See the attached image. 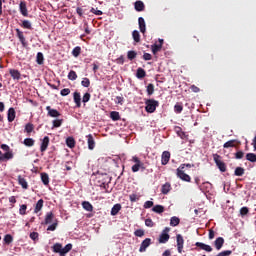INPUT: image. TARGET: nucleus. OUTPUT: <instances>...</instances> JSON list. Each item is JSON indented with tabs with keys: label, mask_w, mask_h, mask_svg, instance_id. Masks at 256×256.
Segmentation results:
<instances>
[{
	"label": "nucleus",
	"mask_w": 256,
	"mask_h": 256,
	"mask_svg": "<svg viewBox=\"0 0 256 256\" xmlns=\"http://www.w3.org/2000/svg\"><path fill=\"white\" fill-rule=\"evenodd\" d=\"M176 175L178 179H181V181H185L186 183H191V176L185 173V165H180L176 169Z\"/></svg>",
	"instance_id": "nucleus-1"
},
{
	"label": "nucleus",
	"mask_w": 256,
	"mask_h": 256,
	"mask_svg": "<svg viewBox=\"0 0 256 256\" xmlns=\"http://www.w3.org/2000/svg\"><path fill=\"white\" fill-rule=\"evenodd\" d=\"M132 161L133 163H135V165L132 166V173H137L140 169L141 171H145L147 169V167H145V164L141 162V159H139V157L133 156Z\"/></svg>",
	"instance_id": "nucleus-2"
},
{
	"label": "nucleus",
	"mask_w": 256,
	"mask_h": 256,
	"mask_svg": "<svg viewBox=\"0 0 256 256\" xmlns=\"http://www.w3.org/2000/svg\"><path fill=\"white\" fill-rule=\"evenodd\" d=\"M145 111L147 113H155L157 111V106L159 105V101L155 99H148L145 101Z\"/></svg>",
	"instance_id": "nucleus-3"
},
{
	"label": "nucleus",
	"mask_w": 256,
	"mask_h": 256,
	"mask_svg": "<svg viewBox=\"0 0 256 256\" xmlns=\"http://www.w3.org/2000/svg\"><path fill=\"white\" fill-rule=\"evenodd\" d=\"M213 159L221 173H225V171H227V165H225V162L221 161V156L214 154Z\"/></svg>",
	"instance_id": "nucleus-4"
},
{
	"label": "nucleus",
	"mask_w": 256,
	"mask_h": 256,
	"mask_svg": "<svg viewBox=\"0 0 256 256\" xmlns=\"http://www.w3.org/2000/svg\"><path fill=\"white\" fill-rule=\"evenodd\" d=\"M169 231H171V228L166 227L164 228V230L161 232L160 236H159V243H167V241H169L170 237L169 236Z\"/></svg>",
	"instance_id": "nucleus-5"
},
{
	"label": "nucleus",
	"mask_w": 256,
	"mask_h": 256,
	"mask_svg": "<svg viewBox=\"0 0 256 256\" xmlns=\"http://www.w3.org/2000/svg\"><path fill=\"white\" fill-rule=\"evenodd\" d=\"M176 242L178 253H183V245H185V240L181 234L176 235Z\"/></svg>",
	"instance_id": "nucleus-6"
},
{
	"label": "nucleus",
	"mask_w": 256,
	"mask_h": 256,
	"mask_svg": "<svg viewBox=\"0 0 256 256\" xmlns=\"http://www.w3.org/2000/svg\"><path fill=\"white\" fill-rule=\"evenodd\" d=\"M149 245H151V238H146L145 240L142 241L140 248H139V252L145 253V251H147V247H149Z\"/></svg>",
	"instance_id": "nucleus-7"
},
{
	"label": "nucleus",
	"mask_w": 256,
	"mask_h": 256,
	"mask_svg": "<svg viewBox=\"0 0 256 256\" xmlns=\"http://www.w3.org/2000/svg\"><path fill=\"white\" fill-rule=\"evenodd\" d=\"M19 9H20V13H21V15H23V17L29 16V12L27 11V2L26 1L20 2Z\"/></svg>",
	"instance_id": "nucleus-8"
},
{
	"label": "nucleus",
	"mask_w": 256,
	"mask_h": 256,
	"mask_svg": "<svg viewBox=\"0 0 256 256\" xmlns=\"http://www.w3.org/2000/svg\"><path fill=\"white\" fill-rule=\"evenodd\" d=\"M196 247H199V249H202V251H206L207 253H211L213 251V248L203 242H196L195 243Z\"/></svg>",
	"instance_id": "nucleus-9"
},
{
	"label": "nucleus",
	"mask_w": 256,
	"mask_h": 256,
	"mask_svg": "<svg viewBox=\"0 0 256 256\" xmlns=\"http://www.w3.org/2000/svg\"><path fill=\"white\" fill-rule=\"evenodd\" d=\"M171 159V152L170 151H164L161 156V163L162 165H167Z\"/></svg>",
	"instance_id": "nucleus-10"
},
{
	"label": "nucleus",
	"mask_w": 256,
	"mask_h": 256,
	"mask_svg": "<svg viewBox=\"0 0 256 256\" xmlns=\"http://www.w3.org/2000/svg\"><path fill=\"white\" fill-rule=\"evenodd\" d=\"M223 245H225V239L223 237H218L214 241V247L217 249V251H221L223 248Z\"/></svg>",
	"instance_id": "nucleus-11"
},
{
	"label": "nucleus",
	"mask_w": 256,
	"mask_h": 256,
	"mask_svg": "<svg viewBox=\"0 0 256 256\" xmlns=\"http://www.w3.org/2000/svg\"><path fill=\"white\" fill-rule=\"evenodd\" d=\"M49 136H45L43 139H42V143H41V146H40V151L41 153H45V151H47V147H49Z\"/></svg>",
	"instance_id": "nucleus-12"
},
{
	"label": "nucleus",
	"mask_w": 256,
	"mask_h": 256,
	"mask_svg": "<svg viewBox=\"0 0 256 256\" xmlns=\"http://www.w3.org/2000/svg\"><path fill=\"white\" fill-rule=\"evenodd\" d=\"M17 37L22 43L23 47H27V40H25V35H23V31H21L19 28L16 29Z\"/></svg>",
	"instance_id": "nucleus-13"
},
{
	"label": "nucleus",
	"mask_w": 256,
	"mask_h": 256,
	"mask_svg": "<svg viewBox=\"0 0 256 256\" xmlns=\"http://www.w3.org/2000/svg\"><path fill=\"white\" fill-rule=\"evenodd\" d=\"M134 9H135V11H138V13L145 11V3H143V1H141V0H137L134 3Z\"/></svg>",
	"instance_id": "nucleus-14"
},
{
	"label": "nucleus",
	"mask_w": 256,
	"mask_h": 256,
	"mask_svg": "<svg viewBox=\"0 0 256 256\" xmlns=\"http://www.w3.org/2000/svg\"><path fill=\"white\" fill-rule=\"evenodd\" d=\"M9 74L11 75L12 79H14V81H19L21 79V72H19L17 69H10Z\"/></svg>",
	"instance_id": "nucleus-15"
},
{
	"label": "nucleus",
	"mask_w": 256,
	"mask_h": 256,
	"mask_svg": "<svg viewBox=\"0 0 256 256\" xmlns=\"http://www.w3.org/2000/svg\"><path fill=\"white\" fill-rule=\"evenodd\" d=\"M46 111H48L49 117H61V113H59V111H57V109L51 108V106H47Z\"/></svg>",
	"instance_id": "nucleus-16"
},
{
	"label": "nucleus",
	"mask_w": 256,
	"mask_h": 256,
	"mask_svg": "<svg viewBox=\"0 0 256 256\" xmlns=\"http://www.w3.org/2000/svg\"><path fill=\"white\" fill-rule=\"evenodd\" d=\"M138 25H139L140 33H145V31H147V25L145 24V18L139 17Z\"/></svg>",
	"instance_id": "nucleus-17"
},
{
	"label": "nucleus",
	"mask_w": 256,
	"mask_h": 256,
	"mask_svg": "<svg viewBox=\"0 0 256 256\" xmlns=\"http://www.w3.org/2000/svg\"><path fill=\"white\" fill-rule=\"evenodd\" d=\"M15 116H16L15 108H9L7 113L8 122L13 123V121H15Z\"/></svg>",
	"instance_id": "nucleus-18"
},
{
	"label": "nucleus",
	"mask_w": 256,
	"mask_h": 256,
	"mask_svg": "<svg viewBox=\"0 0 256 256\" xmlns=\"http://www.w3.org/2000/svg\"><path fill=\"white\" fill-rule=\"evenodd\" d=\"M54 219H55V214H53V212H47L44 220L45 225H49L50 223H53Z\"/></svg>",
	"instance_id": "nucleus-19"
},
{
	"label": "nucleus",
	"mask_w": 256,
	"mask_h": 256,
	"mask_svg": "<svg viewBox=\"0 0 256 256\" xmlns=\"http://www.w3.org/2000/svg\"><path fill=\"white\" fill-rule=\"evenodd\" d=\"M9 159H13V152L11 151L0 155V163H2V161H9Z\"/></svg>",
	"instance_id": "nucleus-20"
},
{
	"label": "nucleus",
	"mask_w": 256,
	"mask_h": 256,
	"mask_svg": "<svg viewBox=\"0 0 256 256\" xmlns=\"http://www.w3.org/2000/svg\"><path fill=\"white\" fill-rule=\"evenodd\" d=\"M170 191H171V183L166 182L164 185H162V188H161L162 195H168Z\"/></svg>",
	"instance_id": "nucleus-21"
},
{
	"label": "nucleus",
	"mask_w": 256,
	"mask_h": 256,
	"mask_svg": "<svg viewBox=\"0 0 256 256\" xmlns=\"http://www.w3.org/2000/svg\"><path fill=\"white\" fill-rule=\"evenodd\" d=\"M18 183L19 185H21L22 189H29V184L27 183V180L21 175L18 176Z\"/></svg>",
	"instance_id": "nucleus-22"
},
{
	"label": "nucleus",
	"mask_w": 256,
	"mask_h": 256,
	"mask_svg": "<svg viewBox=\"0 0 256 256\" xmlns=\"http://www.w3.org/2000/svg\"><path fill=\"white\" fill-rule=\"evenodd\" d=\"M87 138H88V149H90V151H93V149H95V139L91 134H89Z\"/></svg>",
	"instance_id": "nucleus-23"
},
{
	"label": "nucleus",
	"mask_w": 256,
	"mask_h": 256,
	"mask_svg": "<svg viewBox=\"0 0 256 256\" xmlns=\"http://www.w3.org/2000/svg\"><path fill=\"white\" fill-rule=\"evenodd\" d=\"M147 76V72H145V69L138 68L136 71V77L137 79H144V77Z\"/></svg>",
	"instance_id": "nucleus-24"
},
{
	"label": "nucleus",
	"mask_w": 256,
	"mask_h": 256,
	"mask_svg": "<svg viewBox=\"0 0 256 256\" xmlns=\"http://www.w3.org/2000/svg\"><path fill=\"white\" fill-rule=\"evenodd\" d=\"M74 103H76V107H81V93L74 92Z\"/></svg>",
	"instance_id": "nucleus-25"
},
{
	"label": "nucleus",
	"mask_w": 256,
	"mask_h": 256,
	"mask_svg": "<svg viewBox=\"0 0 256 256\" xmlns=\"http://www.w3.org/2000/svg\"><path fill=\"white\" fill-rule=\"evenodd\" d=\"M44 203H45V201H43V199L38 200L35 205V208H34V213H39V211H41V209H43Z\"/></svg>",
	"instance_id": "nucleus-26"
},
{
	"label": "nucleus",
	"mask_w": 256,
	"mask_h": 256,
	"mask_svg": "<svg viewBox=\"0 0 256 256\" xmlns=\"http://www.w3.org/2000/svg\"><path fill=\"white\" fill-rule=\"evenodd\" d=\"M52 249L54 253H59L61 255L63 252V245H61L60 243H56L53 245Z\"/></svg>",
	"instance_id": "nucleus-27"
},
{
	"label": "nucleus",
	"mask_w": 256,
	"mask_h": 256,
	"mask_svg": "<svg viewBox=\"0 0 256 256\" xmlns=\"http://www.w3.org/2000/svg\"><path fill=\"white\" fill-rule=\"evenodd\" d=\"M161 49H163V46H161V44H153L151 46V51H152L153 55H157V53H159V51H161Z\"/></svg>",
	"instance_id": "nucleus-28"
},
{
	"label": "nucleus",
	"mask_w": 256,
	"mask_h": 256,
	"mask_svg": "<svg viewBox=\"0 0 256 256\" xmlns=\"http://www.w3.org/2000/svg\"><path fill=\"white\" fill-rule=\"evenodd\" d=\"M179 223H181V219H179V217H177V216H173V217L170 219V225H171V227H177V225H179Z\"/></svg>",
	"instance_id": "nucleus-29"
},
{
	"label": "nucleus",
	"mask_w": 256,
	"mask_h": 256,
	"mask_svg": "<svg viewBox=\"0 0 256 256\" xmlns=\"http://www.w3.org/2000/svg\"><path fill=\"white\" fill-rule=\"evenodd\" d=\"M121 211V204H115L111 209V215L115 216Z\"/></svg>",
	"instance_id": "nucleus-30"
},
{
	"label": "nucleus",
	"mask_w": 256,
	"mask_h": 256,
	"mask_svg": "<svg viewBox=\"0 0 256 256\" xmlns=\"http://www.w3.org/2000/svg\"><path fill=\"white\" fill-rule=\"evenodd\" d=\"M41 181L43 183V185H49V174L42 172L41 173Z\"/></svg>",
	"instance_id": "nucleus-31"
},
{
	"label": "nucleus",
	"mask_w": 256,
	"mask_h": 256,
	"mask_svg": "<svg viewBox=\"0 0 256 256\" xmlns=\"http://www.w3.org/2000/svg\"><path fill=\"white\" fill-rule=\"evenodd\" d=\"M132 37H133V40L135 41V43H140L141 42V34H139V31L134 30L132 32Z\"/></svg>",
	"instance_id": "nucleus-32"
},
{
	"label": "nucleus",
	"mask_w": 256,
	"mask_h": 256,
	"mask_svg": "<svg viewBox=\"0 0 256 256\" xmlns=\"http://www.w3.org/2000/svg\"><path fill=\"white\" fill-rule=\"evenodd\" d=\"M82 207L83 209H85V211H89V212L93 211V205L90 204L89 201L82 202Z\"/></svg>",
	"instance_id": "nucleus-33"
},
{
	"label": "nucleus",
	"mask_w": 256,
	"mask_h": 256,
	"mask_svg": "<svg viewBox=\"0 0 256 256\" xmlns=\"http://www.w3.org/2000/svg\"><path fill=\"white\" fill-rule=\"evenodd\" d=\"M152 211H153L154 213H159V214H161V213H164L165 207H163V205H155V206L152 208Z\"/></svg>",
	"instance_id": "nucleus-34"
},
{
	"label": "nucleus",
	"mask_w": 256,
	"mask_h": 256,
	"mask_svg": "<svg viewBox=\"0 0 256 256\" xmlns=\"http://www.w3.org/2000/svg\"><path fill=\"white\" fill-rule=\"evenodd\" d=\"M146 93L147 95H149V97H151V95H153L155 93V85L153 84H148L147 88H146Z\"/></svg>",
	"instance_id": "nucleus-35"
},
{
	"label": "nucleus",
	"mask_w": 256,
	"mask_h": 256,
	"mask_svg": "<svg viewBox=\"0 0 256 256\" xmlns=\"http://www.w3.org/2000/svg\"><path fill=\"white\" fill-rule=\"evenodd\" d=\"M23 144L26 147H33V145H35V140L33 138H25Z\"/></svg>",
	"instance_id": "nucleus-36"
},
{
	"label": "nucleus",
	"mask_w": 256,
	"mask_h": 256,
	"mask_svg": "<svg viewBox=\"0 0 256 256\" xmlns=\"http://www.w3.org/2000/svg\"><path fill=\"white\" fill-rule=\"evenodd\" d=\"M44 61H45V58L43 57V53L38 52L36 56V63L38 65H43Z\"/></svg>",
	"instance_id": "nucleus-37"
},
{
	"label": "nucleus",
	"mask_w": 256,
	"mask_h": 256,
	"mask_svg": "<svg viewBox=\"0 0 256 256\" xmlns=\"http://www.w3.org/2000/svg\"><path fill=\"white\" fill-rule=\"evenodd\" d=\"M234 175H236V177H243V175H245V169L242 167H237L235 169Z\"/></svg>",
	"instance_id": "nucleus-38"
},
{
	"label": "nucleus",
	"mask_w": 256,
	"mask_h": 256,
	"mask_svg": "<svg viewBox=\"0 0 256 256\" xmlns=\"http://www.w3.org/2000/svg\"><path fill=\"white\" fill-rule=\"evenodd\" d=\"M66 145L67 147H69L70 149H73V147H75V139L73 137H68L66 139Z\"/></svg>",
	"instance_id": "nucleus-39"
},
{
	"label": "nucleus",
	"mask_w": 256,
	"mask_h": 256,
	"mask_svg": "<svg viewBox=\"0 0 256 256\" xmlns=\"http://www.w3.org/2000/svg\"><path fill=\"white\" fill-rule=\"evenodd\" d=\"M246 159H247V161H250V163H256V154L255 153H247Z\"/></svg>",
	"instance_id": "nucleus-40"
},
{
	"label": "nucleus",
	"mask_w": 256,
	"mask_h": 256,
	"mask_svg": "<svg viewBox=\"0 0 256 256\" xmlns=\"http://www.w3.org/2000/svg\"><path fill=\"white\" fill-rule=\"evenodd\" d=\"M110 118L112 119V121H119L121 119V116L119 115V112L112 111L110 113Z\"/></svg>",
	"instance_id": "nucleus-41"
},
{
	"label": "nucleus",
	"mask_w": 256,
	"mask_h": 256,
	"mask_svg": "<svg viewBox=\"0 0 256 256\" xmlns=\"http://www.w3.org/2000/svg\"><path fill=\"white\" fill-rule=\"evenodd\" d=\"M21 27H23V29H33L31 21L29 20H23Z\"/></svg>",
	"instance_id": "nucleus-42"
},
{
	"label": "nucleus",
	"mask_w": 256,
	"mask_h": 256,
	"mask_svg": "<svg viewBox=\"0 0 256 256\" xmlns=\"http://www.w3.org/2000/svg\"><path fill=\"white\" fill-rule=\"evenodd\" d=\"M137 57V52L130 50L127 52V58L129 59V61H133V59H136Z\"/></svg>",
	"instance_id": "nucleus-43"
},
{
	"label": "nucleus",
	"mask_w": 256,
	"mask_h": 256,
	"mask_svg": "<svg viewBox=\"0 0 256 256\" xmlns=\"http://www.w3.org/2000/svg\"><path fill=\"white\" fill-rule=\"evenodd\" d=\"M235 143H237V140H230L224 143L223 147L224 149H229V147H235Z\"/></svg>",
	"instance_id": "nucleus-44"
},
{
	"label": "nucleus",
	"mask_w": 256,
	"mask_h": 256,
	"mask_svg": "<svg viewBox=\"0 0 256 256\" xmlns=\"http://www.w3.org/2000/svg\"><path fill=\"white\" fill-rule=\"evenodd\" d=\"M4 243H6V245H11V243H13V236H11V234H6L4 236Z\"/></svg>",
	"instance_id": "nucleus-45"
},
{
	"label": "nucleus",
	"mask_w": 256,
	"mask_h": 256,
	"mask_svg": "<svg viewBox=\"0 0 256 256\" xmlns=\"http://www.w3.org/2000/svg\"><path fill=\"white\" fill-rule=\"evenodd\" d=\"M72 55H73V57H79L81 55V47L80 46H76L72 50Z\"/></svg>",
	"instance_id": "nucleus-46"
},
{
	"label": "nucleus",
	"mask_w": 256,
	"mask_h": 256,
	"mask_svg": "<svg viewBox=\"0 0 256 256\" xmlns=\"http://www.w3.org/2000/svg\"><path fill=\"white\" fill-rule=\"evenodd\" d=\"M68 79L70 81H75L77 79V72H75L74 70H71L69 73H68Z\"/></svg>",
	"instance_id": "nucleus-47"
},
{
	"label": "nucleus",
	"mask_w": 256,
	"mask_h": 256,
	"mask_svg": "<svg viewBox=\"0 0 256 256\" xmlns=\"http://www.w3.org/2000/svg\"><path fill=\"white\" fill-rule=\"evenodd\" d=\"M175 131H176L178 137H181V139H183V137H185V132H183V129L181 127L176 126Z\"/></svg>",
	"instance_id": "nucleus-48"
},
{
	"label": "nucleus",
	"mask_w": 256,
	"mask_h": 256,
	"mask_svg": "<svg viewBox=\"0 0 256 256\" xmlns=\"http://www.w3.org/2000/svg\"><path fill=\"white\" fill-rule=\"evenodd\" d=\"M73 249V244H67L64 248H62V255L69 253Z\"/></svg>",
	"instance_id": "nucleus-49"
},
{
	"label": "nucleus",
	"mask_w": 256,
	"mask_h": 256,
	"mask_svg": "<svg viewBox=\"0 0 256 256\" xmlns=\"http://www.w3.org/2000/svg\"><path fill=\"white\" fill-rule=\"evenodd\" d=\"M33 129H35V126L33 124L28 123L25 125L26 133H33Z\"/></svg>",
	"instance_id": "nucleus-50"
},
{
	"label": "nucleus",
	"mask_w": 256,
	"mask_h": 256,
	"mask_svg": "<svg viewBox=\"0 0 256 256\" xmlns=\"http://www.w3.org/2000/svg\"><path fill=\"white\" fill-rule=\"evenodd\" d=\"M249 214V208L247 206H244L240 209V215L241 217H245V215Z\"/></svg>",
	"instance_id": "nucleus-51"
},
{
	"label": "nucleus",
	"mask_w": 256,
	"mask_h": 256,
	"mask_svg": "<svg viewBox=\"0 0 256 256\" xmlns=\"http://www.w3.org/2000/svg\"><path fill=\"white\" fill-rule=\"evenodd\" d=\"M52 124H53V127H55V128L61 127V125H63V119L53 120Z\"/></svg>",
	"instance_id": "nucleus-52"
},
{
	"label": "nucleus",
	"mask_w": 256,
	"mask_h": 256,
	"mask_svg": "<svg viewBox=\"0 0 256 256\" xmlns=\"http://www.w3.org/2000/svg\"><path fill=\"white\" fill-rule=\"evenodd\" d=\"M57 225H59V223H58L57 220H55V221L53 222V224H51L50 226H48L47 231H55V229H57Z\"/></svg>",
	"instance_id": "nucleus-53"
},
{
	"label": "nucleus",
	"mask_w": 256,
	"mask_h": 256,
	"mask_svg": "<svg viewBox=\"0 0 256 256\" xmlns=\"http://www.w3.org/2000/svg\"><path fill=\"white\" fill-rule=\"evenodd\" d=\"M20 215H27V205L22 204L19 209Z\"/></svg>",
	"instance_id": "nucleus-54"
},
{
	"label": "nucleus",
	"mask_w": 256,
	"mask_h": 256,
	"mask_svg": "<svg viewBox=\"0 0 256 256\" xmlns=\"http://www.w3.org/2000/svg\"><path fill=\"white\" fill-rule=\"evenodd\" d=\"M81 85L82 87H89L91 85V80H89V78H83Z\"/></svg>",
	"instance_id": "nucleus-55"
},
{
	"label": "nucleus",
	"mask_w": 256,
	"mask_h": 256,
	"mask_svg": "<svg viewBox=\"0 0 256 256\" xmlns=\"http://www.w3.org/2000/svg\"><path fill=\"white\" fill-rule=\"evenodd\" d=\"M91 100V94L89 92H86L84 95H83V98H82V101L84 103H89V101Z\"/></svg>",
	"instance_id": "nucleus-56"
},
{
	"label": "nucleus",
	"mask_w": 256,
	"mask_h": 256,
	"mask_svg": "<svg viewBox=\"0 0 256 256\" xmlns=\"http://www.w3.org/2000/svg\"><path fill=\"white\" fill-rule=\"evenodd\" d=\"M174 111L175 113H181L183 111V105L179 103L175 104Z\"/></svg>",
	"instance_id": "nucleus-57"
},
{
	"label": "nucleus",
	"mask_w": 256,
	"mask_h": 256,
	"mask_svg": "<svg viewBox=\"0 0 256 256\" xmlns=\"http://www.w3.org/2000/svg\"><path fill=\"white\" fill-rule=\"evenodd\" d=\"M134 235L135 237H143L145 235V230L143 229H137L135 232H134Z\"/></svg>",
	"instance_id": "nucleus-58"
},
{
	"label": "nucleus",
	"mask_w": 256,
	"mask_h": 256,
	"mask_svg": "<svg viewBox=\"0 0 256 256\" xmlns=\"http://www.w3.org/2000/svg\"><path fill=\"white\" fill-rule=\"evenodd\" d=\"M30 239H32V241H39V233L31 232L30 233Z\"/></svg>",
	"instance_id": "nucleus-59"
},
{
	"label": "nucleus",
	"mask_w": 256,
	"mask_h": 256,
	"mask_svg": "<svg viewBox=\"0 0 256 256\" xmlns=\"http://www.w3.org/2000/svg\"><path fill=\"white\" fill-rule=\"evenodd\" d=\"M145 225H146V227H155V222H153L152 219L147 218V219L145 220Z\"/></svg>",
	"instance_id": "nucleus-60"
},
{
	"label": "nucleus",
	"mask_w": 256,
	"mask_h": 256,
	"mask_svg": "<svg viewBox=\"0 0 256 256\" xmlns=\"http://www.w3.org/2000/svg\"><path fill=\"white\" fill-rule=\"evenodd\" d=\"M69 93H71V90L69 88H64L60 91V95H62V97H67Z\"/></svg>",
	"instance_id": "nucleus-61"
},
{
	"label": "nucleus",
	"mask_w": 256,
	"mask_h": 256,
	"mask_svg": "<svg viewBox=\"0 0 256 256\" xmlns=\"http://www.w3.org/2000/svg\"><path fill=\"white\" fill-rule=\"evenodd\" d=\"M233 253L231 250H225L220 253H218L216 256H230Z\"/></svg>",
	"instance_id": "nucleus-62"
},
{
	"label": "nucleus",
	"mask_w": 256,
	"mask_h": 256,
	"mask_svg": "<svg viewBox=\"0 0 256 256\" xmlns=\"http://www.w3.org/2000/svg\"><path fill=\"white\" fill-rule=\"evenodd\" d=\"M129 199H130L131 203H135V201H139V196H137V194H131L129 196Z\"/></svg>",
	"instance_id": "nucleus-63"
},
{
	"label": "nucleus",
	"mask_w": 256,
	"mask_h": 256,
	"mask_svg": "<svg viewBox=\"0 0 256 256\" xmlns=\"http://www.w3.org/2000/svg\"><path fill=\"white\" fill-rule=\"evenodd\" d=\"M245 157V153L243 151H238L235 153V159H243Z\"/></svg>",
	"instance_id": "nucleus-64"
}]
</instances>
